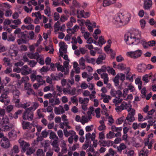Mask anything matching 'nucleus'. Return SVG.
<instances>
[{
  "label": "nucleus",
  "instance_id": "bf43d9fd",
  "mask_svg": "<svg viewBox=\"0 0 156 156\" xmlns=\"http://www.w3.org/2000/svg\"><path fill=\"white\" fill-rule=\"evenodd\" d=\"M89 120L87 116H82L81 123L82 124H84L85 122H87Z\"/></svg>",
  "mask_w": 156,
  "mask_h": 156
},
{
  "label": "nucleus",
  "instance_id": "09e8293b",
  "mask_svg": "<svg viewBox=\"0 0 156 156\" xmlns=\"http://www.w3.org/2000/svg\"><path fill=\"white\" fill-rule=\"evenodd\" d=\"M44 14L48 16H50L51 14V9L49 6L46 7L45 9L44 10Z\"/></svg>",
  "mask_w": 156,
  "mask_h": 156
},
{
  "label": "nucleus",
  "instance_id": "58836bf2",
  "mask_svg": "<svg viewBox=\"0 0 156 156\" xmlns=\"http://www.w3.org/2000/svg\"><path fill=\"white\" fill-rule=\"evenodd\" d=\"M36 80L38 83L42 85L45 83V81L43 80L42 77L40 75H37V78Z\"/></svg>",
  "mask_w": 156,
  "mask_h": 156
},
{
  "label": "nucleus",
  "instance_id": "72a5a7b5",
  "mask_svg": "<svg viewBox=\"0 0 156 156\" xmlns=\"http://www.w3.org/2000/svg\"><path fill=\"white\" fill-rule=\"evenodd\" d=\"M152 1L150 0H146L144 2V8L145 9H148L152 5Z\"/></svg>",
  "mask_w": 156,
  "mask_h": 156
},
{
  "label": "nucleus",
  "instance_id": "ddd939ff",
  "mask_svg": "<svg viewBox=\"0 0 156 156\" xmlns=\"http://www.w3.org/2000/svg\"><path fill=\"white\" fill-rule=\"evenodd\" d=\"M127 73L126 74V79L127 80H129L130 82H132L133 81V77L136 76L135 74H133L131 76V73L129 72L130 69L127 67L126 69Z\"/></svg>",
  "mask_w": 156,
  "mask_h": 156
},
{
  "label": "nucleus",
  "instance_id": "423d86ee",
  "mask_svg": "<svg viewBox=\"0 0 156 156\" xmlns=\"http://www.w3.org/2000/svg\"><path fill=\"white\" fill-rule=\"evenodd\" d=\"M89 100V98H83L80 97L79 98V102L81 104L82 108L85 111L87 109V105Z\"/></svg>",
  "mask_w": 156,
  "mask_h": 156
},
{
  "label": "nucleus",
  "instance_id": "e2e57ef3",
  "mask_svg": "<svg viewBox=\"0 0 156 156\" xmlns=\"http://www.w3.org/2000/svg\"><path fill=\"white\" fill-rule=\"evenodd\" d=\"M13 106L12 105H9L6 108V110L7 113H9L11 112L13 109Z\"/></svg>",
  "mask_w": 156,
  "mask_h": 156
},
{
  "label": "nucleus",
  "instance_id": "49530a36",
  "mask_svg": "<svg viewBox=\"0 0 156 156\" xmlns=\"http://www.w3.org/2000/svg\"><path fill=\"white\" fill-rule=\"evenodd\" d=\"M31 16L32 17H35L36 18H39L40 19H42V16L40 12H33L32 13Z\"/></svg>",
  "mask_w": 156,
  "mask_h": 156
},
{
  "label": "nucleus",
  "instance_id": "3c124183",
  "mask_svg": "<svg viewBox=\"0 0 156 156\" xmlns=\"http://www.w3.org/2000/svg\"><path fill=\"white\" fill-rule=\"evenodd\" d=\"M22 28L28 30H33L34 28V26L32 24H30L27 26L23 25Z\"/></svg>",
  "mask_w": 156,
  "mask_h": 156
},
{
  "label": "nucleus",
  "instance_id": "4be33fe9",
  "mask_svg": "<svg viewBox=\"0 0 156 156\" xmlns=\"http://www.w3.org/2000/svg\"><path fill=\"white\" fill-rule=\"evenodd\" d=\"M51 76L53 80H60L63 77V75L62 73H59L58 74H56V75L51 74Z\"/></svg>",
  "mask_w": 156,
  "mask_h": 156
},
{
  "label": "nucleus",
  "instance_id": "a211bd4d",
  "mask_svg": "<svg viewBox=\"0 0 156 156\" xmlns=\"http://www.w3.org/2000/svg\"><path fill=\"white\" fill-rule=\"evenodd\" d=\"M53 146L54 150L56 152H58L60 150L58 144V139H54L51 144Z\"/></svg>",
  "mask_w": 156,
  "mask_h": 156
},
{
  "label": "nucleus",
  "instance_id": "9d476101",
  "mask_svg": "<svg viewBox=\"0 0 156 156\" xmlns=\"http://www.w3.org/2000/svg\"><path fill=\"white\" fill-rule=\"evenodd\" d=\"M59 46L60 47L59 51L60 55L62 56L63 53H66L67 52V46L65 45L64 42L62 41L59 43Z\"/></svg>",
  "mask_w": 156,
  "mask_h": 156
},
{
  "label": "nucleus",
  "instance_id": "473e14b6",
  "mask_svg": "<svg viewBox=\"0 0 156 156\" xmlns=\"http://www.w3.org/2000/svg\"><path fill=\"white\" fill-rule=\"evenodd\" d=\"M124 122L123 126H125V124H126V120L124 116H122L118 118L116 121L115 123L117 125L122 124L123 122Z\"/></svg>",
  "mask_w": 156,
  "mask_h": 156
},
{
  "label": "nucleus",
  "instance_id": "f03ea898",
  "mask_svg": "<svg viewBox=\"0 0 156 156\" xmlns=\"http://www.w3.org/2000/svg\"><path fill=\"white\" fill-rule=\"evenodd\" d=\"M0 124L2 129L4 131H7L12 129L13 126L12 124H9V118L7 116H4L0 121Z\"/></svg>",
  "mask_w": 156,
  "mask_h": 156
},
{
  "label": "nucleus",
  "instance_id": "a18cd8bd",
  "mask_svg": "<svg viewBox=\"0 0 156 156\" xmlns=\"http://www.w3.org/2000/svg\"><path fill=\"white\" fill-rule=\"evenodd\" d=\"M23 128L24 129H30V125L29 122H23L22 123Z\"/></svg>",
  "mask_w": 156,
  "mask_h": 156
},
{
  "label": "nucleus",
  "instance_id": "0eeeda50",
  "mask_svg": "<svg viewBox=\"0 0 156 156\" xmlns=\"http://www.w3.org/2000/svg\"><path fill=\"white\" fill-rule=\"evenodd\" d=\"M19 37H20L21 38L18 39L17 40V43L20 45L22 43L26 44L27 42L26 39L27 36L25 34L24 32H21L19 33Z\"/></svg>",
  "mask_w": 156,
  "mask_h": 156
},
{
  "label": "nucleus",
  "instance_id": "6ab92c4d",
  "mask_svg": "<svg viewBox=\"0 0 156 156\" xmlns=\"http://www.w3.org/2000/svg\"><path fill=\"white\" fill-rule=\"evenodd\" d=\"M106 58V55L102 54L100 55L96 60V63L98 65L101 64L103 61Z\"/></svg>",
  "mask_w": 156,
  "mask_h": 156
},
{
  "label": "nucleus",
  "instance_id": "412c9836",
  "mask_svg": "<svg viewBox=\"0 0 156 156\" xmlns=\"http://www.w3.org/2000/svg\"><path fill=\"white\" fill-rule=\"evenodd\" d=\"M99 142L100 143V145L103 147H109L113 144V141H110L103 140L102 141H99Z\"/></svg>",
  "mask_w": 156,
  "mask_h": 156
},
{
  "label": "nucleus",
  "instance_id": "f3484780",
  "mask_svg": "<svg viewBox=\"0 0 156 156\" xmlns=\"http://www.w3.org/2000/svg\"><path fill=\"white\" fill-rule=\"evenodd\" d=\"M55 113L56 115H60L65 112L63 106L60 105L58 107H56L54 108Z\"/></svg>",
  "mask_w": 156,
  "mask_h": 156
},
{
  "label": "nucleus",
  "instance_id": "a878e982",
  "mask_svg": "<svg viewBox=\"0 0 156 156\" xmlns=\"http://www.w3.org/2000/svg\"><path fill=\"white\" fill-rule=\"evenodd\" d=\"M149 119H152V117L151 116H147L145 118H144L141 114L139 113L138 114V119L139 122H143Z\"/></svg>",
  "mask_w": 156,
  "mask_h": 156
},
{
  "label": "nucleus",
  "instance_id": "774afa93",
  "mask_svg": "<svg viewBox=\"0 0 156 156\" xmlns=\"http://www.w3.org/2000/svg\"><path fill=\"white\" fill-rule=\"evenodd\" d=\"M128 89L129 90H130V92H133L135 91V88L134 86L131 83H130L127 86Z\"/></svg>",
  "mask_w": 156,
  "mask_h": 156
},
{
  "label": "nucleus",
  "instance_id": "6e6552de",
  "mask_svg": "<svg viewBox=\"0 0 156 156\" xmlns=\"http://www.w3.org/2000/svg\"><path fill=\"white\" fill-rule=\"evenodd\" d=\"M122 16V13H119L115 15L113 18V22L118 27L122 26L121 18Z\"/></svg>",
  "mask_w": 156,
  "mask_h": 156
},
{
  "label": "nucleus",
  "instance_id": "69168bd1",
  "mask_svg": "<svg viewBox=\"0 0 156 156\" xmlns=\"http://www.w3.org/2000/svg\"><path fill=\"white\" fill-rule=\"evenodd\" d=\"M29 80V78L28 76H25L22 77L21 81L22 83H24L25 84L26 83H27V82Z\"/></svg>",
  "mask_w": 156,
  "mask_h": 156
},
{
  "label": "nucleus",
  "instance_id": "8fccbe9b",
  "mask_svg": "<svg viewBox=\"0 0 156 156\" xmlns=\"http://www.w3.org/2000/svg\"><path fill=\"white\" fill-rule=\"evenodd\" d=\"M126 119L130 122H133L135 120L134 115H128L126 118Z\"/></svg>",
  "mask_w": 156,
  "mask_h": 156
},
{
  "label": "nucleus",
  "instance_id": "2f4dec72",
  "mask_svg": "<svg viewBox=\"0 0 156 156\" xmlns=\"http://www.w3.org/2000/svg\"><path fill=\"white\" fill-rule=\"evenodd\" d=\"M30 102H28L25 103L21 104H20L19 103L18 104H17V105L16 104V105L15 106L16 107L18 108L21 107L24 108H25L26 109V108H27V107H28L30 105Z\"/></svg>",
  "mask_w": 156,
  "mask_h": 156
},
{
  "label": "nucleus",
  "instance_id": "e433bc0d",
  "mask_svg": "<svg viewBox=\"0 0 156 156\" xmlns=\"http://www.w3.org/2000/svg\"><path fill=\"white\" fill-rule=\"evenodd\" d=\"M100 123L101 125L98 127V129L100 131L105 130L106 129V127L105 125L104 121L103 120H101Z\"/></svg>",
  "mask_w": 156,
  "mask_h": 156
},
{
  "label": "nucleus",
  "instance_id": "4c0bfd02",
  "mask_svg": "<svg viewBox=\"0 0 156 156\" xmlns=\"http://www.w3.org/2000/svg\"><path fill=\"white\" fill-rule=\"evenodd\" d=\"M38 106V103L37 102H34L33 103V105L32 106L27 108L32 111H34L37 109Z\"/></svg>",
  "mask_w": 156,
  "mask_h": 156
},
{
  "label": "nucleus",
  "instance_id": "37998d69",
  "mask_svg": "<svg viewBox=\"0 0 156 156\" xmlns=\"http://www.w3.org/2000/svg\"><path fill=\"white\" fill-rule=\"evenodd\" d=\"M122 105L123 108H124V109H127L132 107V105L130 104V102H129L127 103L125 101H123L122 103Z\"/></svg>",
  "mask_w": 156,
  "mask_h": 156
},
{
  "label": "nucleus",
  "instance_id": "de8ad7c7",
  "mask_svg": "<svg viewBox=\"0 0 156 156\" xmlns=\"http://www.w3.org/2000/svg\"><path fill=\"white\" fill-rule=\"evenodd\" d=\"M126 68V65L122 63L119 64L117 65V68L121 71L124 70Z\"/></svg>",
  "mask_w": 156,
  "mask_h": 156
},
{
  "label": "nucleus",
  "instance_id": "680f3d73",
  "mask_svg": "<svg viewBox=\"0 0 156 156\" xmlns=\"http://www.w3.org/2000/svg\"><path fill=\"white\" fill-rule=\"evenodd\" d=\"M59 66H57V70L58 71H61V72H63L66 71L65 68L62 65H59L58 64Z\"/></svg>",
  "mask_w": 156,
  "mask_h": 156
},
{
  "label": "nucleus",
  "instance_id": "7ed1b4c3",
  "mask_svg": "<svg viewBox=\"0 0 156 156\" xmlns=\"http://www.w3.org/2000/svg\"><path fill=\"white\" fill-rule=\"evenodd\" d=\"M110 93L112 97H115L113 100V102L115 104V105L122 102V99L121 98V97L122 95V93L120 90H115L114 89H112Z\"/></svg>",
  "mask_w": 156,
  "mask_h": 156
},
{
  "label": "nucleus",
  "instance_id": "79ce46f5",
  "mask_svg": "<svg viewBox=\"0 0 156 156\" xmlns=\"http://www.w3.org/2000/svg\"><path fill=\"white\" fill-rule=\"evenodd\" d=\"M91 22L89 20H87L85 23V24L86 27H87L88 30L90 32H92L93 30V28L92 26L91 25H90Z\"/></svg>",
  "mask_w": 156,
  "mask_h": 156
},
{
  "label": "nucleus",
  "instance_id": "4d7b16f0",
  "mask_svg": "<svg viewBox=\"0 0 156 156\" xmlns=\"http://www.w3.org/2000/svg\"><path fill=\"white\" fill-rule=\"evenodd\" d=\"M50 138L51 139H58V137L56 136L55 133L53 132H51L50 133Z\"/></svg>",
  "mask_w": 156,
  "mask_h": 156
},
{
  "label": "nucleus",
  "instance_id": "bb28decb",
  "mask_svg": "<svg viewBox=\"0 0 156 156\" xmlns=\"http://www.w3.org/2000/svg\"><path fill=\"white\" fill-rule=\"evenodd\" d=\"M67 128H65L63 129V132L64 135L66 137H68L69 136L71 135H73L75 134V131L73 130H70L69 131L67 130Z\"/></svg>",
  "mask_w": 156,
  "mask_h": 156
},
{
  "label": "nucleus",
  "instance_id": "c03bdc74",
  "mask_svg": "<svg viewBox=\"0 0 156 156\" xmlns=\"http://www.w3.org/2000/svg\"><path fill=\"white\" fill-rule=\"evenodd\" d=\"M119 75L117 74L113 79V81L115 86H118L119 85Z\"/></svg>",
  "mask_w": 156,
  "mask_h": 156
},
{
  "label": "nucleus",
  "instance_id": "338daca9",
  "mask_svg": "<svg viewBox=\"0 0 156 156\" xmlns=\"http://www.w3.org/2000/svg\"><path fill=\"white\" fill-rule=\"evenodd\" d=\"M68 19V17L64 14L62 15L60 18V21L62 22H64Z\"/></svg>",
  "mask_w": 156,
  "mask_h": 156
},
{
  "label": "nucleus",
  "instance_id": "052dcab7",
  "mask_svg": "<svg viewBox=\"0 0 156 156\" xmlns=\"http://www.w3.org/2000/svg\"><path fill=\"white\" fill-rule=\"evenodd\" d=\"M114 136V133L111 131H110L109 133L106 135V137L107 139H111L113 138Z\"/></svg>",
  "mask_w": 156,
  "mask_h": 156
},
{
  "label": "nucleus",
  "instance_id": "f257e3e1",
  "mask_svg": "<svg viewBox=\"0 0 156 156\" xmlns=\"http://www.w3.org/2000/svg\"><path fill=\"white\" fill-rule=\"evenodd\" d=\"M141 32L137 29H132L126 33L124 36V40L128 45H137L140 42L144 48L149 47V44L145 40H140Z\"/></svg>",
  "mask_w": 156,
  "mask_h": 156
},
{
  "label": "nucleus",
  "instance_id": "2eb2a0df",
  "mask_svg": "<svg viewBox=\"0 0 156 156\" xmlns=\"http://www.w3.org/2000/svg\"><path fill=\"white\" fill-rule=\"evenodd\" d=\"M31 69L29 68L27 65L23 66L21 68V73L23 75H28L31 73Z\"/></svg>",
  "mask_w": 156,
  "mask_h": 156
},
{
  "label": "nucleus",
  "instance_id": "f704fd0d",
  "mask_svg": "<svg viewBox=\"0 0 156 156\" xmlns=\"http://www.w3.org/2000/svg\"><path fill=\"white\" fill-rule=\"evenodd\" d=\"M85 57L87 62L90 63L94 65L95 64V59L94 58H90L88 55L86 56Z\"/></svg>",
  "mask_w": 156,
  "mask_h": 156
},
{
  "label": "nucleus",
  "instance_id": "c756f323",
  "mask_svg": "<svg viewBox=\"0 0 156 156\" xmlns=\"http://www.w3.org/2000/svg\"><path fill=\"white\" fill-rule=\"evenodd\" d=\"M9 94V92L8 91H5L0 96V101L2 102H4V99L7 98L8 95Z\"/></svg>",
  "mask_w": 156,
  "mask_h": 156
},
{
  "label": "nucleus",
  "instance_id": "c85d7f7f",
  "mask_svg": "<svg viewBox=\"0 0 156 156\" xmlns=\"http://www.w3.org/2000/svg\"><path fill=\"white\" fill-rule=\"evenodd\" d=\"M101 77L103 79L104 83L107 84L109 80L108 74L106 73H102L101 75Z\"/></svg>",
  "mask_w": 156,
  "mask_h": 156
},
{
  "label": "nucleus",
  "instance_id": "6e6d98bb",
  "mask_svg": "<svg viewBox=\"0 0 156 156\" xmlns=\"http://www.w3.org/2000/svg\"><path fill=\"white\" fill-rule=\"evenodd\" d=\"M65 27V24H63L61 26H60L58 29H55V32L59 30H60L62 31H65L66 30Z\"/></svg>",
  "mask_w": 156,
  "mask_h": 156
},
{
  "label": "nucleus",
  "instance_id": "39448f33",
  "mask_svg": "<svg viewBox=\"0 0 156 156\" xmlns=\"http://www.w3.org/2000/svg\"><path fill=\"white\" fill-rule=\"evenodd\" d=\"M142 53V51L138 50L135 51H131L127 53V55L132 58H136L140 57Z\"/></svg>",
  "mask_w": 156,
  "mask_h": 156
},
{
  "label": "nucleus",
  "instance_id": "a19ab883",
  "mask_svg": "<svg viewBox=\"0 0 156 156\" xmlns=\"http://www.w3.org/2000/svg\"><path fill=\"white\" fill-rule=\"evenodd\" d=\"M83 10H77L76 11V16L78 18L81 19L83 18V14L84 13Z\"/></svg>",
  "mask_w": 156,
  "mask_h": 156
},
{
  "label": "nucleus",
  "instance_id": "1a4fd4ad",
  "mask_svg": "<svg viewBox=\"0 0 156 156\" xmlns=\"http://www.w3.org/2000/svg\"><path fill=\"white\" fill-rule=\"evenodd\" d=\"M122 17H121V22L122 25H125L127 24L129 21L131 16L129 14H126L125 15H123L122 13Z\"/></svg>",
  "mask_w": 156,
  "mask_h": 156
},
{
  "label": "nucleus",
  "instance_id": "c9c22d12",
  "mask_svg": "<svg viewBox=\"0 0 156 156\" xmlns=\"http://www.w3.org/2000/svg\"><path fill=\"white\" fill-rule=\"evenodd\" d=\"M135 83L136 84L138 85V89L140 90L141 89L142 82L140 78H137L135 80Z\"/></svg>",
  "mask_w": 156,
  "mask_h": 156
},
{
  "label": "nucleus",
  "instance_id": "603ef678",
  "mask_svg": "<svg viewBox=\"0 0 156 156\" xmlns=\"http://www.w3.org/2000/svg\"><path fill=\"white\" fill-rule=\"evenodd\" d=\"M151 76V75L148 74H146L144 75L142 77V80L144 81L145 83H147L149 82V80L148 78Z\"/></svg>",
  "mask_w": 156,
  "mask_h": 156
},
{
  "label": "nucleus",
  "instance_id": "13d9d810",
  "mask_svg": "<svg viewBox=\"0 0 156 156\" xmlns=\"http://www.w3.org/2000/svg\"><path fill=\"white\" fill-rule=\"evenodd\" d=\"M37 156H44V154L41 149H38L36 153Z\"/></svg>",
  "mask_w": 156,
  "mask_h": 156
},
{
  "label": "nucleus",
  "instance_id": "5fc2aeb1",
  "mask_svg": "<svg viewBox=\"0 0 156 156\" xmlns=\"http://www.w3.org/2000/svg\"><path fill=\"white\" fill-rule=\"evenodd\" d=\"M18 51L17 49L15 50H11L10 52L11 55L12 56H16L17 55Z\"/></svg>",
  "mask_w": 156,
  "mask_h": 156
},
{
  "label": "nucleus",
  "instance_id": "864d4df0",
  "mask_svg": "<svg viewBox=\"0 0 156 156\" xmlns=\"http://www.w3.org/2000/svg\"><path fill=\"white\" fill-rule=\"evenodd\" d=\"M127 111L128 112V115H135V110L133 108H132V107L128 109Z\"/></svg>",
  "mask_w": 156,
  "mask_h": 156
},
{
  "label": "nucleus",
  "instance_id": "5701e85b",
  "mask_svg": "<svg viewBox=\"0 0 156 156\" xmlns=\"http://www.w3.org/2000/svg\"><path fill=\"white\" fill-rule=\"evenodd\" d=\"M39 55L37 52H35L34 53L29 52L27 54V56L30 59H36L37 60L39 59Z\"/></svg>",
  "mask_w": 156,
  "mask_h": 156
},
{
  "label": "nucleus",
  "instance_id": "4468645a",
  "mask_svg": "<svg viewBox=\"0 0 156 156\" xmlns=\"http://www.w3.org/2000/svg\"><path fill=\"white\" fill-rule=\"evenodd\" d=\"M31 85L29 83H26L25 84L24 89L27 90V93L30 95L31 94L35 95V93L34 91L31 88Z\"/></svg>",
  "mask_w": 156,
  "mask_h": 156
},
{
  "label": "nucleus",
  "instance_id": "b1692460",
  "mask_svg": "<svg viewBox=\"0 0 156 156\" xmlns=\"http://www.w3.org/2000/svg\"><path fill=\"white\" fill-rule=\"evenodd\" d=\"M116 0H103V6L104 7L108 6L115 2Z\"/></svg>",
  "mask_w": 156,
  "mask_h": 156
},
{
  "label": "nucleus",
  "instance_id": "7c9ffc66",
  "mask_svg": "<svg viewBox=\"0 0 156 156\" xmlns=\"http://www.w3.org/2000/svg\"><path fill=\"white\" fill-rule=\"evenodd\" d=\"M19 143L20 144V145L22 150L24 151H25L26 149L30 146L29 144L28 143L25 142L24 141L19 142Z\"/></svg>",
  "mask_w": 156,
  "mask_h": 156
},
{
  "label": "nucleus",
  "instance_id": "ea45409f",
  "mask_svg": "<svg viewBox=\"0 0 156 156\" xmlns=\"http://www.w3.org/2000/svg\"><path fill=\"white\" fill-rule=\"evenodd\" d=\"M126 148V146L124 143H122L120 144L119 146L117 147V149L118 151L121 152L122 150H124Z\"/></svg>",
  "mask_w": 156,
  "mask_h": 156
},
{
  "label": "nucleus",
  "instance_id": "cd10ccee",
  "mask_svg": "<svg viewBox=\"0 0 156 156\" xmlns=\"http://www.w3.org/2000/svg\"><path fill=\"white\" fill-rule=\"evenodd\" d=\"M69 60H68V61H66L63 62V66L66 68V71L64 73V74L66 75L68 74L69 73Z\"/></svg>",
  "mask_w": 156,
  "mask_h": 156
},
{
  "label": "nucleus",
  "instance_id": "20e7f679",
  "mask_svg": "<svg viewBox=\"0 0 156 156\" xmlns=\"http://www.w3.org/2000/svg\"><path fill=\"white\" fill-rule=\"evenodd\" d=\"M34 118L33 113L28 108L25 109L24 112L23 114V118L24 120L32 121Z\"/></svg>",
  "mask_w": 156,
  "mask_h": 156
},
{
  "label": "nucleus",
  "instance_id": "0e129e2a",
  "mask_svg": "<svg viewBox=\"0 0 156 156\" xmlns=\"http://www.w3.org/2000/svg\"><path fill=\"white\" fill-rule=\"evenodd\" d=\"M140 27L142 29H144L146 25V22L144 19H142L140 21Z\"/></svg>",
  "mask_w": 156,
  "mask_h": 156
},
{
  "label": "nucleus",
  "instance_id": "9b49d317",
  "mask_svg": "<svg viewBox=\"0 0 156 156\" xmlns=\"http://www.w3.org/2000/svg\"><path fill=\"white\" fill-rule=\"evenodd\" d=\"M13 100L16 105V104H18L20 101L19 98L20 92L18 90H16L13 91Z\"/></svg>",
  "mask_w": 156,
  "mask_h": 156
},
{
  "label": "nucleus",
  "instance_id": "dca6fc26",
  "mask_svg": "<svg viewBox=\"0 0 156 156\" xmlns=\"http://www.w3.org/2000/svg\"><path fill=\"white\" fill-rule=\"evenodd\" d=\"M19 131H17L14 130H12L8 133V136L9 138L11 140H15L17 137V133H19Z\"/></svg>",
  "mask_w": 156,
  "mask_h": 156
},
{
  "label": "nucleus",
  "instance_id": "f8f14e48",
  "mask_svg": "<svg viewBox=\"0 0 156 156\" xmlns=\"http://www.w3.org/2000/svg\"><path fill=\"white\" fill-rule=\"evenodd\" d=\"M1 146L4 148H8L9 147L10 143L9 140L5 137H3L0 142Z\"/></svg>",
  "mask_w": 156,
  "mask_h": 156
},
{
  "label": "nucleus",
  "instance_id": "aec40b11",
  "mask_svg": "<svg viewBox=\"0 0 156 156\" xmlns=\"http://www.w3.org/2000/svg\"><path fill=\"white\" fill-rule=\"evenodd\" d=\"M146 65L144 63H140L138 65L137 70L139 72H144L146 69Z\"/></svg>",
  "mask_w": 156,
  "mask_h": 156
},
{
  "label": "nucleus",
  "instance_id": "393cba45",
  "mask_svg": "<svg viewBox=\"0 0 156 156\" xmlns=\"http://www.w3.org/2000/svg\"><path fill=\"white\" fill-rule=\"evenodd\" d=\"M68 129H70L71 127L69 125L68 121H63L62 122H60L59 124V127L62 129H64V127Z\"/></svg>",
  "mask_w": 156,
  "mask_h": 156
}]
</instances>
